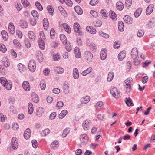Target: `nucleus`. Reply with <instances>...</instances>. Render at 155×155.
<instances>
[{"label":"nucleus","mask_w":155,"mask_h":155,"mask_svg":"<svg viewBox=\"0 0 155 155\" xmlns=\"http://www.w3.org/2000/svg\"><path fill=\"white\" fill-rule=\"evenodd\" d=\"M0 82L2 84L7 90L11 89L12 87V82L10 81H7L5 78L1 77L0 78Z\"/></svg>","instance_id":"1"},{"label":"nucleus","mask_w":155,"mask_h":155,"mask_svg":"<svg viewBox=\"0 0 155 155\" xmlns=\"http://www.w3.org/2000/svg\"><path fill=\"white\" fill-rule=\"evenodd\" d=\"M28 67L30 71L34 72L36 70V65L35 61L34 60H31L29 61Z\"/></svg>","instance_id":"2"},{"label":"nucleus","mask_w":155,"mask_h":155,"mask_svg":"<svg viewBox=\"0 0 155 155\" xmlns=\"http://www.w3.org/2000/svg\"><path fill=\"white\" fill-rule=\"evenodd\" d=\"M18 142L17 138L15 137H13L11 141V146L14 150H16L18 147Z\"/></svg>","instance_id":"3"},{"label":"nucleus","mask_w":155,"mask_h":155,"mask_svg":"<svg viewBox=\"0 0 155 155\" xmlns=\"http://www.w3.org/2000/svg\"><path fill=\"white\" fill-rule=\"evenodd\" d=\"M80 139L81 143L86 144H87L88 141V137L86 134H81L80 137Z\"/></svg>","instance_id":"4"},{"label":"nucleus","mask_w":155,"mask_h":155,"mask_svg":"<svg viewBox=\"0 0 155 155\" xmlns=\"http://www.w3.org/2000/svg\"><path fill=\"white\" fill-rule=\"evenodd\" d=\"M80 25L79 24L76 22L74 24V31L77 32L80 35H82L84 33L81 31V28H80Z\"/></svg>","instance_id":"5"},{"label":"nucleus","mask_w":155,"mask_h":155,"mask_svg":"<svg viewBox=\"0 0 155 155\" xmlns=\"http://www.w3.org/2000/svg\"><path fill=\"white\" fill-rule=\"evenodd\" d=\"M84 56L85 59L89 62L91 61L93 58L92 54L89 51H86L84 52Z\"/></svg>","instance_id":"6"},{"label":"nucleus","mask_w":155,"mask_h":155,"mask_svg":"<svg viewBox=\"0 0 155 155\" xmlns=\"http://www.w3.org/2000/svg\"><path fill=\"white\" fill-rule=\"evenodd\" d=\"M138 51L136 48H133L131 52V56L132 59H135L136 58H138Z\"/></svg>","instance_id":"7"},{"label":"nucleus","mask_w":155,"mask_h":155,"mask_svg":"<svg viewBox=\"0 0 155 155\" xmlns=\"http://www.w3.org/2000/svg\"><path fill=\"white\" fill-rule=\"evenodd\" d=\"M110 93L115 98L120 96V92L116 88H113L110 91Z\"/></svg>","instance_id":"8"},{"label":"nucleus","mask_w":155,"mask_h":155,"mask_svg":"<svg viewBox=\"0 0 155 155\" xmlns=\"http://www.w3.org/2000/svg\"><path fill=\"white\" fill-rule=\"evenodd\" d=\"M22 87L23 89L26 91H28L30 89L29 83L27 81H25L23 82Z\"/></svg>","instance_id":"9"},{"label":"nucleus","mask_w":155,"mask_h":155,"mask_svg":"<svg viewBox=\"0 0 155 155\" xmlns=\"http://www.w3.org/2000/svg\"><path fill=\"white\" fill-rule=\"evenodd\" d=\"M90 121L89 120H86L84 121L82 123V127L85 130H87L89 129Z\"/></svg>","instance_id":"10"},{"label":"nucleus","mask_w":155,"mask_h":155,"mask_svg":"<svg viewBox=\"0 0 155 155\" xmlns=\"http://www.w3.org/2000/svg\"><path fill=\"white\" fill-rule=\"evenodd\" d=\"M153 8V4L150 5L147 8L146 13L147 15H149L152 12Z\"/></svg>","instance_id":"11"},{"label":"nucleus","mask_w":155,"mask_h":155,"mask_svg":"<svg viewBox=\"0 0 155 155\" xmlns=\"http://www.w3.org/2000/svg\"><path fill=\"white\" fill-rule=\"evenodd\" d=\"M31 135V130L29 128L26 129L25 130L24 134V136L25 139L26 140L28 139Z\"/></svg>","instance_id":"12"},{"label":"nucleus","mask_w":155,"mask_h":155,"mask_svg":"<svg viewBox=\"0 0 155 155\" xmlns=\"http://www.w3.org/2000/svg\"><path fill=\"white\" fill-rule=\"evenodd\" d=\"M19 24L20 27L23 28H26L28 26L27 22L23 19H21L20 20Z\"/></svg>","instance_id":"13"},{"label":"nucleus","mask_w":155,"mask_h":155,"mask_svg":"<svg viewBox=\"0 0 155 155\" xmlns=\"http://www.w3.org/2000/svg\"><path fill=\"white\" fill-rule=\"evenodd\" d=\"M123 19L124 21L127 24H132L133 22V19L129 15L124 16Z\"/></svg>","instance_id":"14"},{"label":"nucleus","mask_w":155,"mask_h":155,"mask_svg":"<svg viewBox=\"0 0 155 155\" xmlns=\"http://www.w3.org/2000/svg\"><path fill=\"white\" fill-rule=\"evenodd\" d=\"M72 75L73 77L75 79H78V78L79 77V72L78 69L77 68H74Z\"/></svg>","instance_id":"15"},{"label":"nucleus","mask_w":155,"mask_h":155,"mask_svg":"<svg viewBox=\"0 0 155 155\" xmlns=\"http://www.w3.org/2000/svg\"><path fill=\"white\" fill-rule=\"evenodd\" d=\"M44 111V108L42 107H38L36 110V115L39 117H40L42 115Z\"/></svg>","instance_id":"16"},{"label":"nucleus","mask_w":155,"mask_h":155,"mask_svg":"<svg viewBox=\"0 0 155 155\" xmlns=\"http://www.w3.org/2000/svg\"><path fill=\"white\" fill-rule=\"evenodd\" d=\"M8 30L10 33L13 34L15 32V28L13 24L12 23H10L8 27Z\"/></svg>","instance_id":"17"},{"label":"nucleus","mask_w":155,"mask_h":155,"mask_svg":"<svg viewBox=\"0 0 155 155\" xmlns=\"http://www.w3.org/2000/svg\"><path fill=\"white\" fill-rule=\"evenodd\" d=\"M86 28L87 31L89 32L91 34H94L96 32V30L91 26H87Z\"/></svg>","instance_id":"18"},{"label":"nucleus","mask_w":155,"mask_h":155,"mask_svg":"<svg viewBox=\"0 0 155 155\" xmlns=\"http://www.w3.org/2000/svg\"><path fill=\"white\" fill-rule=\"evenodd\" d=\"M125 51H123L119 53L118 56V58L119 61H121L125 58Z\"/></svg>","instance_id":"19"},{"label":"nucleus","mask_w":155,"mask_h":155,"mask_svg":"<svg viewBox=\"0 0 155 155\" xmlns=\"http://www.w3.org/2000/svg\"><path fill=\"white\" fill-rule=\"evenodd\" d=\"M38 43L40 48L41 49L44 50L45 48V46L43 40L41 39H39L38 40Z\"/></svg>","instance_id":"20"},{"label":"nucleus","mask_w":155,"mask_h":155,"mask_svg":"<svg viewBox=\"0 0 155 155\" xmlns=\"http://www.w3.org/2000/svg\"><path fill=\"white\" fill-rule=\"evenodd\" d=\"M74 51L76 57L78 58H80L81 57V54L79 48L77 47H75Z\"/></svg>","instance_id":"21"},{"label":"nucleus","mask_w":155,"mask_h":155,"mask_svg":"<svg viewBox=\"0 0 155 155\" xmlns=\"http://www.w3.org/2000/svg\"><path fill=\"white\" fill-rule=\"evenodd\" d=\"M110 17L113 20H117V18L116 13L113 11H110L109 12Z\"/></svg>","instance_id":"22"},{"label":"nucleus","mask_w":155,"mask_h":155,"mask_svg":"<svg viewBox=\"0 0 155 155\" xmlns=\"http://www.w3.org/2000/svg\"><path fill=\"white\" fill-rule=\"evenodd\" d=\"M36 57L40 62H41L43 61V55L41 51H39L37 52L36 54Z\"/></svg>","instance_id":"23"},{"label":"nucleus","mask_w":155,"mask_h":155,"mask_svg":"<svg viewBox=\"0 0 155 155\" xmlns=\"http://www.w3.org/2000/svg\"><path fill=\"white\" fill-rule=\"evenodd\" d=\"M116 7L118 10L121 11L124 8V5L121 2L119 1L117 2L116 3Z\"/></svg>","instance_id":"24"},{"label":"nucleus","mask_w":155,"mask_h":155,"mask_svg":"<svg viewBox=\"0 0 155 155\" xmlns=\"http://www.w3.org/2000/svg\"><path fill=\"white\" fill-rule=\"evenodd\" d=\"M125 101L128 106H133L134 105L132 103V101L130 97L126 98Z\"/></svg>","instance_id":"25"},{"label":"nucleus","mask_w":155,"mask_h":155,"mask_svg":"<svg viewBox=\"0 0 155 155\" xmlns=\"http://www.w3.org/2000/svg\"><path fill=\"white\" fill-rule=\"evenodd\" d=\"M75 12L79 15H81L83 13V10L79 6H77L74 7Z\"/></svg>","instance_id":"26"},{"label":"nucleus","mask_w":155,"mask_h":155,"mask_svg":"<svg viewBox=\"0 0 155 155\" xmlns=\"http://www.w3.org/2000/svg\"><path fill=\"white\" fill-rule=\"evenodd\" d=\"M31 97L32 100L34 102L36 103L38 102L39 99L37 94L34 93H33L31 95Z\"/></svg>","instance_id":"27"},{"label":"nucleus","mask_w":155,"mask_h":155,"mask_svg":"<svg viewBox=\"0 0 155 155\" xmlns=\"http://www.w3.org/2000/svg\"><path fill=\"white\" fill-rule=\"evenodd\" d=\"M28 107L29 114H31L34 110L33 104L29 102L28 104Z\"/></svg>","instance_id":"28"},{"label":"nucleus","mask_w":155,"mask_h":155,"mask_svg":"<svg viewBox=\"0 0 155 155\" xmlns=\"http://www.w3.org/2000/svg\"><path fill=\"white\" fill-rule=\"evenodd\" d=\"M2 60L3 62V64L5 67H7L9 66L10 63L8 62V58L5 57H3Z\"/></svg>","instance_id":"29"},{"label":"nucleus","mask_w":155,"mask_h":155,"mask_svg":"<svg viewBox=\"0 0 155 155\" xmlns=\"http://www.w3.org/2000/svg\"><path fill=\"white\" fill-rule=\"evenodd\" d=\"M118 24L119 30L121 31H123L124 27L123 22L120 21L118 22Z\"/></svg>","instance_id":"30"},{"label":"nucleus","mask_w":155,"mask_h":155,"mask_svg":"<svg viewBox=\"0 0 155 155\" xmlns=\"http://www.w3.org/2000/svg\"><path fill=\"white\" fill-rule=\"evenodd\" d=\"M92 71V68L91 67H89L87 69L83 71L82 72V75L83 76H86L87 74L89 73Z\"/></svg>","instance_id":"31"},{"label":"nucleus","mask_w":155,"mask_h":155,"mask_svg":"<svg viewBox=\"0 0 155 155\" xmlns=\"http://www.w3.org/2000/svg\"><path fill=\"white\" fill-rule=\"evenodd\" d=\"M60 37L61 41L64 44L67 43V38L63 34H61Z\"/></svg>","instance_id":"32"},{"label":"nucleus","mask_w":155,"mask_h":155,"mask_svg":"<svg viewBox=\"0 0 155 155\" xmlns=\"http://www.w3.org/2000/svg\"><path fill=\"white\" fill-rule=\"evenodd\" d=\"M18 67L21 72L25 71L26 69L25 66L21 63L19 64L18 65Z\"/></svg>","instance_id":"33"},{"label":"nucleus","mask_w":155,"mask_h":155,"mask_svg":"<svg viewBox=\"0 0 155 155\" xmlns=\"http://www.w3.org/2000/svg\"><path fill=\"white\" fill-rule=\"evenodd\" d=\"M2 37L4 40L6 41L8 38L7 32L5 31H2L1 32Z\"/></svg>","instance_id":"34"},{"label":"nucleus","mask_w":155,"mask_h":155,"mask_svg":"<svg viewBox=\"0 0 155 155\" xmlns=\"http://www.w3.org/2000/svg\"><path fill=\"white\" fill-rule=\"evenodd\" d=\"M13 43L15 47L18 49H20L21 48V46L20 43L16 39H14L13 40Z\"/></svg>","instance_id":"35"},{"label":"nucleus","mask_w":155,"mask_h":155,"mask_svg":"<svg viewBox=\"0 0 155 155\" xmlns=\"http://www.w3.org/2000/svg\"><path fill=\"white\" fill-rule=\"evenodd\" d=\"M67 111L65 110H62L59 114V118L61 119L63 118L67 114Z\"/></svg>","instance_id":"36"},{"label":"nucleus","mask_w":155,"mask_h":155,"mask_svg":"<svg viewBox=\"0 0 155 155\" xmlns=\"http://www.w3.org/2000/svg\"><path fill=\"white\" fill-rule=\"evenodd\" d=\"M60 2L61 3H64L65 2L70 7L72 6L73 4L71 0H60Z\"/></svg>","instance_id":"37"},{"label":"nucleus","mask_w":155,"mask_h":155,"mask_svg":"<svg viewBox=\"0 0 155 155\" xmlns=\"http://www.w3.org/2000/svg\"><path fill=\"white\" fill-rule=\"evenodd\" d=\"M46 84L44 80H42L41 81L40 86L42 90H45L46 88Z\"/></svg>","instance_id":"38"},{"label":"nucleus","mask_w":155,"mask_h":155,"mask_svg":"<svg viewBox=\"0 0 155 155\" xmlns=\"http://www.w3.org/2000/svg\"><path fill=\"white\" fill-rule=\"evenodd\" d=\"M43 25L44 28V29L46 30L48 28V20L47 18H45L43 20Z\"/></svg>","instance_id":"39"},{"label":"nucleus","mask_w":155,"mask_h":155,"mask_svg":"<svg viewBox=\"0 0 155 155\" xmlns=\"http://www.w3.org/2000/svg\"><path fill=\"white\" fill-rule=\"evenodd\" d=\"M47 9L50 15H54L53 12H54V10L51 6L50 5H48L47 7Z\"/></svg>","instance_id":"40"},{"label":"nucleus","mask_w":155,"mask_h":155,"mask_svg":"<svg viewBox=\"0 0 155 155\" xmlns=\"http://www.w3.org/2000/svg\"><path fill=\"white\" fill-rule=\"evenodd\" d=\"M142 11L141 8L137 9L134 14L135 17L136 18L138 17L141 14Z\"/></svg>","instance_id":"41"},{"label":"nucleus","mask_w":155,"mask_h":155,"mask_svg":"<svg viewBox=\"0 0 155 155\" xmlns=\"http://www.w3.org/2000/svg\"><path fill=\"white\" fill-rule=\"evenodd\" d=\"M132 0H126L125 5V6L128 9L130 8L132 4Z\"/></svg>","instance_id":"42"},{"label":"nucleus","mask_w":155,"mask_h":155,"mask_svg":"<svg viewBox=\"0 0 155 155\" xmlns=\"http://www.w3.org/2000/svg\"><path fill=\"white\" fill-rule=\"evenodd\" d=\"M124 85L126 89V91L128 92H130V91L131 85L130 84H128L127 83L124 82Z\"/></svg>","instance_id":"43"},{"label":"nucleus","mask_w":155,"mask_h":155,"mask_svg":"<svg viewBox=\"0 0 155 155\" xmlns=\"http://www.w3.org/2000/svg\"><path fill=\"white\" fill-rule=\"evenodd\" d=\"M114 76V73L113 72H110L108 74L107 80L108 81H110L113 79Z\"/></svg>","instance_id":"44"},{"label":"nucleus","mask_w":155,"mask_h":155,"mask_svg":"<svg viewBox=\"0 0 155 155\" xmlns=\"http://www.w3.org/2000/svg\"><path fill=\"white\" fill-rule=\"evenodd\" d=\"M24 43L25 46L27 48H29L31 47V44L30 43L29 40L28 38H25V39Z\"/></svg>","instance_id":"45"},{"label":"nucleus","mask_w":155,"mask_h":155,"mask_svg":"<svg viewBox=\"0 0 155 155\" xmlns=\"http://www.w3.org/2000/svg\"><path fill=\"white\" fill-rule=\"evenodd\" d=\"M70 131L69 129H65L63 131L62 137L63 138L65 137L68 134Z\"/></svg>","instance_id":"46"},{"label":"nucleus","mask_w":155,"mask_h":155,"mask_svg":"<svg viewBox=\"0 0 155 155\" xmlns=\"http://www.w3.org/2000/svg\"><path fill=\"white\" fill-rule=\"evenodd\" d=\"M50 133V130L49 129H46L43 130L41 134L42 136H45L48 135Z\"/></svg>","instance_id":"47"},{"label":"nucleus","mask_w":155,"mask_h":155,"mask_svg":"<svg viewBox=\"0 0 155 155\" xmlns=\"http://www.w3.org/2000/svg\"><path fill=\"white\" fill-rule=\"evenodd\" d=\"M57 73L59 74L63 73L64 72V69L60 67H57L55 69Z\"/></svg>","instance_id":"48"},{"label":"nucleus","mask_w":155,"mask_h":155,"mask_svg":"<svg viewBox=\"0 0 155 155\" xmlns=\"http://www.w3.org/2000/svg\"><path fill=\"white\" fill-rule=\"evenodd\" d=\"M31 13L32 16L34 18H35V17H36L37 19H38L39 14L36 11L33 10L32 11Z\"/></svg>","instance_id":"49"},{"label":"nucleus","mask_w":155,"mask_h":155,"mask_svg":"<svg viewBox=\"0 0 155 155\" xmlns=\"http://www.w3.org/2000/svg\"><path fill=\"white\" fill-rule=\"evenodd\" d=\"M36 7L40 11H41L43 10V7L40 3L38 1H36L35 3Z\"/></svg>","instance_id":"50"},{"label":"nucleus","mask_w":155,"mask_h":155,"mask_svg":"<svg viewBox=\"0 0 155 155\" xmlns=\"http://www.w3.org/2000/svg\"><path fill=\"white\" fill-rule=\"evenodd\" d=\"M103 103L101 101H99L97 102L95 106V107L97 109H98L99 108H101L103 106Z\"/></svg>","instance_id":"51"},{"label":"nucleus","mask_w":155,"mask_h":155,"mask_svg":"<svg viewBox=\"0 0 155 155\" xmlns=\"http://www.w3.org/2000/svg\"><path fill=\"white\" fill-rule=\"evenodd\" d=\"M0 50L3 53H4L6 51L7 49L5 46L3 44H0Z\"/></svg>","instance_id":"52"},{"label":"nucleus","mask_w":155,"mask_h":155,"mask_svg":"<svg viewBox=\"0 0 155 155\" xmlns=\"http://www.w3.org/2000/svg\"><path fill=\"white\" fill-rule=\"evenodd\" d=\"M21 2L25 7H27L30 5L29 2L27 0H21Z\"/></svg>","instance_id":"53"},{"label":"nucleus","mask_w":155,"mask_h":155,"mask_svg":"<svg viewBox=\"0 0 155 155\" xmlns=\"http://www.w3.org/2000/svg\"><path fill=\"white\" fill-rule=\"evenodd\" d=\"M58 141H54L51 145L50 146L51 148L55 149L57 147V146L58 144Z\"/></svg>","instance_id":"54"},{"label":"nucleus","mask_w":155,"mask_h":155,"mask_svg":"<svg viewBox=\"0 0 155 155\" xmlns=\"http://www.w3.org/2000/svg\"><path fill=\"white\" fill-rule=\"evenodd\" d=\"M120 46V42L118 41H115L114 44V47L115 49H118Z\"/></svg>","instance_id":"55"},{"label":"nucleus","mask_w":155,"mask_h":155,"mask_svg":"<svg viewBox=\"0 0 155 155\" xmlns=\"http://www.w3.org/2000/svg\"><path fill=\"white\" fill-rule=\"evenodd\" d=\"M144 34V32L143 30H140L138 31L137 33V35L139 37H142Z\"/></svg>","instance_id":"56"},{"label":"nucleus","mask_w":155,"mask_h":155,"mask_svg":"<svg viewBox=\"0 0 155 155\" xmlns=\"http://www.w3.org/2000/svg\"><path fill=\"white\" fill-rule=\"evenodd\" d=\"M93 23L94 25L96 27H100L102 25L101 22L100 20H98L96 21H94Z\"/></svg>","instance_id":"57"},{"label":"nucleus","mask_w":155,"mask_h":155,"mask_svg":"<svg viewBox=\"0 0 155 155\" xmlns=\"http://www.w3.org/2000/svg\"><path fill=\"white\" fill-rule=\"evenodd\" d=\"M99 34L101 36L105 38H107L109 37V35L108 34L104 33L102 31L100 32Z\"/></svg>","instance_id":"58"},{"label":"nucleus","mask_w":155,"mask_h":155,"mask_svg":"<svg viewBox=\"0 0 155 155\" xmlns=\"http://www.w3.org/2000/svg\"><path fill=\"white\" fill-rule=\"evenodd\" d=\"M66 44L65 48L66 50L68 52L70 51L71 50V47L69 42L68 43H67V42L66 44Z\"/></svg>","instance_id":"59"},{"label":"nucleus","mask_w":155,"mask_h":155,"mask_svg":"<svg viewBox=\"0 0 155 155\" xmlns=\"http://www.w3.org/2000/svg\"><path fill=\"white\" fill-rule=\"evenodd\" d=\"M53 58L54 61H58L60 59V57L58 54H54L53 55Z\"/></svg>","instance_id":"60"},{"label":"nucleus","mask_w":155,"mask_h":155,"mask_svg":"<svg viewBox=\"0 0 155 155\" xmlns=\"http://www.w3.org/2000/svg\"><path fill=\"white\" fill-rule=\"evenodd\" d=\"M30 24L32 26H35L36 23V19L33 18H30Z\"/></svg>","instance_id":"61"},{"label":"nucleus","mask_w":155,"mask_h":155,"mask_svg":"<svg viewBox=\"0 0 155 155\" xmlns=\"http://www.w3.org/2000/svg\"><path fill=\"white\" fill-rule=\"evenodd\" d=\"M90 13L92 15V16L95 18H97L98 17V14L97 12L93 10H91L90 11Z\"/></svg>","instance_id":"62"},{"label":"nucleus","mask_w":155,"mask_h":155,"mask_svg":"<svg viewBox=\"0 0 155 155\" xmlns=\"http://www.w3.org/2000/svg\"><path fill=\"white\" fill-rule=\"evenodd\" d=\"M6 118V117L5 115L0 113V121L1 122H4Z\"/></svg>","instance_id":"63"},{"label":"nucleus","mask_w":155,"mask_h":155,"mask_svg":"<svg viewBox=\"0 0 155 155\" xmlns=\"http://www.w3.org/2000/svg\"><path fill=\"white\" fill-rule=\"evenodd\" d=\"M98 2V0H91L90 2V4L91 5L94 6L97 5Z\"/></svg>","instance_id":"64"}]
</instances>
